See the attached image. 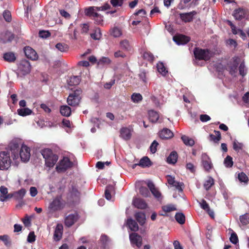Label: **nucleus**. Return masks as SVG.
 <instances>
[{
  "label": "nucleus",
  "instance_id": "nucleus-1",
  "mask_svg": "<svg viewBox=\"0 0 249 249\" xmlns=\"http://www.w3.org/2000/svg\"><path fill=\"white\" fill-rule=\"evenodd\" d=\"M110 5L108 3H106L101 6H92L89 7L85 11L87 15L95 18V20L97 23L100 24L103 21V17L98 14L97 12L102 11H104L110 8Z\"/></svg>",
  "mask_w": 249,
  "mask_h": 249
},
{
  "label": "nucleus",
  "instance_id": "nucleus-2",
  "mask_svg": "<svg viewBox=\"0 0 249 249\" xmlns=\"http://www.w3.org/2000/svg\"><path fill=\"white\" fill-rule=\"evenodd\" d=\"M41 154L45 159V165L49 168L53 167L58 159V156L53 154L50 149L42 150Z\"/></svg>",
  "mask_w": 249,
  "mask_h": 249
},
{
  "label": "nucleus",
  "instance_id": "nucleus-3",
  "mask_svg": "<svg viewBox=\"0 0 249 249\" xmlns=\"http://www.w3.org/2000/svg\"><path fill=\"white\" fill-rule=\"evenodd\" d=\"M30 63L27 60H21L18 65L17 72L18 77L23 78L28 74L31 70Z\"/></svg>",
  "mask_w": 249,
  "mask_h": 249
},
{
  "label": "nucleus",
  "instance_id": "nucleus-4",
  "mask_svg": "<svg viewBox=\"0 0 249 249\" xmlns=\"http://www.w3.org/2000/svg\"><path fill=\"white\" fill-rule=\"evenodd\" d=\"M65 204V201L62 199L61 196H56L50 203L48 208V213H52L62 209L64 207Z\"/></svg>",
  "mask_w": 249,
  "mask_h": 249
},
{
  "label": "nucleus",
  "instance_id": "nucleus-5",
  "mask_svg": "<svg viewBox=\"0 0 249 249\" xmlns=\"http://www.w3.org/2000/svg\"><path fill=\"white\" fill-rule=\"evenodd\" d=\"M11 160L10 153L8 151L0 152V169L1 170H8L11 165Z\"/></svg>",
  "mask_w": 249,
  "mask_h": 249
},
{
  "label": "nucleus",
  "instance_id": "nucleus-6",
  "mask_svg": "<svg viewBox=\"0 0 249 249\" xmlns=\"http://www.w3.org/2000/svg\"><path fill=\"white\" fill-rule=\"evenodd\" d=\"M82 93L81 89H77L74 91L70 94L67 98V102L69 105L72 107H75L78 105L81 99L80 95Z\"/></svg>",
  "mask_w": 249,
  "mask_h": 249
},
{
  "label": "nucleus",
  "instance_id": "nucleus-7",
  "mask_svg": "<svg viewBox=\"0 0 249 249\" xmlns=\"http://www.w3.org/2000/svg\"><path fill=\"white\" fill-rule=\"evenodd\" d=\"M194 55L196 60H208L212 56L211 52L207 49L196 48L194 51Z\"/></svg>",
  "mask_w": 249,
  "mask_h": 249
},
{
  "label": "nucleus",
  "instance_id": "nucleus-8",
  "mask_svg": "<svg viewBox=\"0 0 249 249\" xmlns=\"http://www.w3.org/2000/svg\"><path fill=\"white\" fill-rule=\"evenodd\" d=\"M232 16L235 20H244L248 18L249 12L245 8L239 7L234 10Z\"/></svg>",
  "mask_w": 249,
  "mask_h": 249
},
{
  "label": "nucleus",
  "instance_id": "nucleus-9",
  "mask_svg": "<svg viewBox=\"0 0 249 249\" xmlns=\"http://www.w3.org/2000/svg\"><path fill=\"white\" fill-rule=\"evenodd\" d=\"M72 165V163L67 157H64L60 160L58 164L56 167V170L58 172H63L67 169L70 168Z\"/></svg>",
  "mask_w": 249,
  "mask_h": 249
},
{
  "label": "nucleus",
  "instance_id": "nucleus-10",
  "mask_svg": "<svg viewBox=\"0 0 249 249\" xmlns=\"http://www.w3.org/2000/svg\"><path fill=\"white\" fill-rule=\"evenodd\" d=\"M21 160L23 162L28 161L30 158V149L26 145L22 144L19 152Z\"/></svg>",
  "mask_w": 249,
  "mask_h": 249
},
{
  "label": "nucleus",
  "instance_id": "nucleus-11",
  "mask_svg": "<svg viewBox=\"0 0 249 249\" xmlns=\"http://www.w3.org/2000/svg\"><path fill=\"white\" fill-rule=\"evenodd\" d=\"M133 131V129L132 126L123 127L120 129V136L124 140H129L131 137Z\"/></svg>",
  "mask_w": 249,
  "mask_h": 249
},
{
  "label": "nucleus",
  "instance_id": "nucleus-12",
  "mask_svg": "<svg viewBox=\"0 0 249 249\" xmlns=\"http://www.w3.org/2000/svg\"><path fill=\"white\" fill-rule=\"evenodd\" d=\"M129 239L132 246H136L138 248L141 247L142 244V238L136 233H132L129 235Z\"/></svg>",
  "mask_w": 249,
  "mask_h": 249
},
{
  "label": "nucleus",
  "instance_id": "nucleus-13",
  "mask_svg": "<svg viewBox=\"0 0 249 249\" xmlns=\"http://www.w3.org/2000/svg\"><path fill=\"white\" fill-rule=\"evenodd\" d=\"M168 184L172 187H174L179 192L182 191V187L183 183L175 180V178L170 176L167 175L166 176Z\"/></svg>",
  "mask_w": 249,
  "mask_h": 249
},
{
  "label": "nucleus",
  "instance_id": "nucleus-14",
  "mask_svg": "<svg viewBox=\"0 0 249 249\" xmlns=\"http://www.w3.org/2000/svg\"><path fill=\"white\" fill-rule=\"evenodd\" d=\"M201 162L203 168L206 171H209L213 167V164L209 156L204 153L201 156Z\"/></svg>",
  "mask_w": 249,
  "mask_h": 249
},
{
  "label": "nucleus",
  "instance_id": "nucleus-15",
  "mask_svg": "<svg viewBox=\"0 0 249 249\" xmlns=\"http://www.w3.org/2000/svg\"><path fill=\"white\" fill-rule=\"evenodd\" d=\"M12 198V193L8 194V189L4 186L0 187V201L4 202Z\"/></svg>",
  "mask_w": 249,
  "mask_h": 249
},
{
  "label": "nucleus",
  "instance_id": "nucleus-16",
  "mask_svg": "<svg viewBox=\"0 0 249 249\" xmlns=\"http://www.w3.org/2000/svg\"><path fill=\"white\" fill-rule=\"evenodd\" d=\"M173 40L178 45H185L190 41V38L182 35H179L173 37Z\"/></svg>",
  "mask_w": 249,
  "mask_h": 249
},
{
  "label": "nucleus",
  "instance_id": "nucleus-17",
  "mask_svg": "<svg viewBox=\"0 0 249 249\" xmlns=\"http://www.w3.org/2000/svg\"><path fill=\"white\" fill-rule=\"evenodd\" d=\"M24 52L27 58L33 60H36L37 58V54L36 52L30 47H25L24 48Z\"/></svg>",
  "mask_w": 249,
  "mask_h": 249
},
{
  "label": "nucleus",
  "instance_id": "nucleus-18",
  "mask_svg": "<svg viewBox=\"0 0 249 249\" xmlns=\"http://www.w3.org/2000/svg\"><path fill=\"white\" fill-rule=\"evenodd\" d=\"M196 14L195 11L192 12L180 14V18L185 22H190L193 19L194 16Z\"/></svg>",
  "mask_w": 249,
  "mask_h": 249
},
{
  "label": "nucleus",
  "instance_id": "nucleus-19",
  "mask_svg": "<svg viewBox=\"0 0 249 249\" xmlns=\"http://www.w3.org/2000/svg\"><path fill=\"white\" fill-rule=\"evenodd\" d=\"M160 95V91L159 89H155L154 92V95H153L151 97V100L154 104H155V106L157 107H160L161 105L163 104V102H160L157 97L156 96Z\"/></svg>",
  "mask_w": 249,
  "mask_h": 249
},
{
  "label": "nucleus",
  "instance_id": "nucleus-20",
  "mask_svg": "<svg viewBox=\"0 0 249 249\" xmlns=\"http://www.w3.org/2000/svg\"><path fill=\"white\" fill-rule=\"evenodd\" d=\"M133 205L138 209H145L147 204L142 199L139 198H134L133 200Z\"/></svg>",
  "mask_w": 249,
  "mask_h": 249
},
{
  "label": "nucleus",
  "instance_id": "nucleus-21",
  "mask_svg": "<svg viewBox=\"0 0 249 249\" xmlns=\"http://www.w3.org/2000/svg\"><path fill=\"white\" fill-rule=\"evenodd\" d=\"M159 136L161 139H168L173 136V133L169 129L164 128L159 133Z\"/></svg>",
  "mask_w": 249,
  "mask_h": 249
},
{
  "label": "nucleus",
  "instance_id": "nucleus-22",
  "mask_svg": "<svg viewBox=\"0 0 249 249\" xmlns=\"http://www.w3.org/2000/svg\"><path fill=\"white\" fill-rule=\"evenodd\" d=\"M147 186L149 188L152 194L155 197L158 199L161 197L160 193L157 189V188H155V185L153 182L149 181L147 183Z\"/></svg>",
  "mask_w": 249,
  "mask_h": 249
},
{
  "label": "nucleus",
  "instance_id": "nucleus-23",
  "mask_svg": "<svg viewBox=\"0 0 249 249\" xmlns=\"http://www.w3.org/2000/svg\"><path fill=\"white\" fill-rule=\"evenodd\" d=\"M77 216L76 214H69L68 216H67L66 217L65 219V225L68 227H70L71 226L74 222L77 220Z\"/></svg>",
  "mask_w": 249,
  "mask_h": 249
},
{
  "label": "nucleus",
  "instance_id": "nucleus-24",
  "mask_svg": "<svg viewBox=\"0 0 249 249\" xmlns=\"http://www.w3.org/2000/svg\"><path fill=\"white\" fill-rule=\"evenodd\" d=\"M26 191L24 189H21L18 191L12 193V197L17 200H20L23 199L26 194Z\"/></svg>",
  "mask_w": 249,
  "mask_h": 249
},
{
  "label": "nucleus",
  "instance_id": "nucleus-25",
  "mask_svg": "<svg viewBox=\"0 0 249 249\" xmlns=\"http://www.w3.org/2000/svg\"><path fill=\"white\" fill-rule=\"evenodd\" d=\"M63 226L61 224H58L54 231V239L56 241L59 240L62 235Z\"/></svg>",
  "mask_w": 249,
  "mask_h": 249
},
{
  "label": "nucleus",
  "instance_id": "nucleus-26",
  "mask_svg": "<svg viewBox=\"0 0 249 249\" xmlns=\"http://www.w3.org/2000/svg\"><path fill=\"white\" fill-rule=\"evenodd\" d=\"M149 120L152 123H156L159 119L158 112L155 110H149L148 112Z\"/></svg>",
  "mask_w": 249,
  "mask_h": 249
},
{
  "label": "nucleus",
  "instance_id": "nucleus-27",
  "mask_svg": "<svg viewBox=\"0 0 249 249\" xmlns=\"http://www.w3.org/2000/svg\"><path fill=\"white\" fill-rule=\"evenodd\" d=\"M68 84L70 86L78 85L81 81L80 77L79 76H71L68 79Z\"/></svg>",
  "mask_w": 249,
  "mask_h": 249
},
{
  "label": "nucleus",
  "instance_id": "nucleus-28",
  "mask_svg": "<svg viewBox=\"0 0 249 249\" xmlns=\"http://www.w3.org/2000/svg\"><path fill=\"white\" fill-rule=\"evenodd\" d=\"M135 217L140 225H142L144 224L146 218L144 213L142 212L136 213Z\"/></svg>",
  "mask_w": 249,
  "mask_h": 249
},
{
  "label": "nucleus",
  "instance_id": "nucleus-29",
  "mask_svg": "<svg viewBox=\"0 0 249 249\" xmlns=\"http://www.w3.org/2000/svg\"><path fill=\"white\" fill-rule=\"evenodd\" d=\"M127 224L129 228L132 231H137L139 229L137 222L131 218L127 219Z\"/></svg>",
  "mask_w": 249,
  "mask_h": 249
},
{
  "label": "nucleus",
  "instance_id": "nucleus-30",
  "mask_svg": "<svg viewBox=\"0 0 249 249\" xmlns=\"http://www.w3.org/2000/svg\"><path fill=\"white\" fill-rule=\"evenodd\" d=\"M3 57L4 60L9 62H14L16 58L14 53L12 52H8L4 53Z\"/></svg>",
  "mask_w": 249,
  "mask_h": 249
},
{
  "label": "nucleus",
  "instance_id": "nucleus-31",
  "mask_svg": "<svg viewBox=\"0 0 249 249\" xmlns=\"http://www.w3.org/2000/svg\"><path fill=\"white\" fill-rule=\"evenodd\" d=\"M139 77L143 83H146L148 80V73L144 70H141L139 74Z\"/></svg>",
  "mask_w": 249,
  "mask_h": 249
},
{
  "label": "nucleus",
  "instance_id": "nucleus-32",
  "mask_svg": "<svg viewBox=\"0 0 249 249\" xmlns=\"http://www.w3.org/2000/svg\"><path fill=\"white\" fill-rule=\"evenodd\" d=\"M178 159V154L176 152H172L168 156L167 161L169 163L175 164Z\"/></svg>",
  "mask_w": 249,
  "mask_h": 249
},
{
  "label": "nucleus",
  "instance_id": "nucleus-33",
  "mask_svg": "<svg viewBox=\"0 0 249 249\" xmlns=\"http://www.w3.org/2000/svg\"><path fill=\"white\" fill-rule=\"evenodd\" d=\"M120 47L122 49L127 51L131 49V45L127 39L123 40L120 42Z\"/></svg>",
  "mask_w": 249,
  "mask_h": 249
},
{
  "label": "nucleus",
  "instance_id": "nucleus-34",
  "mask_svg": "<svg viewBox=\"0 0 249 249\" xmlns=\"http://www.w3.org/2000/svg\"><path fill=\"white\" fill-rule=\"evenodd\" d=\"M114 191L113 186L112 185L107 186L105 190V197L108 200H111V194Z\"/></svg>",
  "mask_w": 249,
  "mask_h": 249
},
{
  "label": "nucleus",
  "instance_id": "nucleus-35",
  "mask_svg": "<svg viewBox=\"0 0 249 249\" xmlns=\"http://www.w3.org/2000/svg\"><path fill=\"white\" fill-rule=\"evenodd\" d=\"M157 68L158 71L162 75L164 76L168 72L166 68L164 66L163 63L159 62L157 64Z\"/></svg>",
  "mask_w": 249,
  "mask_h": 249
},
{
  "label": "nucleus",
  "instance_id": "nucleus-36",
  "mask_svg": "<svg viewBox=\"0 0 249 249\" xmlns=\"http://www.w3.org/2000/svg\"><path fill=\"white\" fill-rule=\"evenodd\" d=\"M181 140L186 145L193 146L195 144V142L193 139L185 135H183L181 137Z\"/></svg>",
  "mask_w": 249,
  "mask_h": 249
},
{
  "label": "nucleus",
  "instance_id": "nucleus-37",
  "mask_svg": "<svg viewBox=\"0 0 249 249\" xmlns=\"http://www.w3.org/2000/svg\"><path fill=\"white\" fill-rule=\"evenodd\" d=\"M175 219L178 223L183 224L185 221V216L182 213H178L175 215Z\"/></svg>",
  "mask_w": 249,
  "mask_h": 249
},
{
  "label": "nucleus",
  "instance_id": "nucleus-38",
  "mask_svg": "<svg viewBox=\"0 0 249 249\" xmlns=\"http://www.w3.org/2000/svg\"><path fill=\"white\" fill-rule=\"evenodd\" d=\"M90 36L94 40H99L102 36L100 29L98 28H96L94 32L90 34Z\"/></svg>",
  "mask_w": 249,
  "mask_h": 249
},
{
  "label": "nucleus",
  "instance_id": "nucleus-39",
  "mask_svg": "<svg viewBox=\"0 0 249 249\" xmlns=\"http://www.w3.org/2000/svg\"><path fill=\"white\" fill-rule=\"evenodd\" d=\"M139 165L142 167H147L150 165V161L148 158L144 157L141 159Z\"/></svg>",
  "mask_w": 249,
  "mask_h": 249
},
{
  "label": "nucleus",
  "instance_id": "nucleus-40",
  "mask_svg": "<svg viewBox=\"0 0 249 249\" xmlns=\"http://www.w3.org/2000/svg\"><path fill=\"white\" fill-rule=\"evenodd\" d=\"M142 99V95L139 93H134L131 95L132 101L135 103L141 102Z\"/></svg>",
  "mask_w": 249,
  "mask_h": 249
},
{
  "label": "nucleus",
  "instance_id": "nucleus-41",
  "mask_svg": "<svg viewBox=\"0 0 249 249\" xmlns=\"http://www.w3.org/2000/svg\"><path fill=\"white\" fill-rule=\"evenodd\" d=\"M214 184V180L211 177H209L204 183V187L208 190Z\"/></svg>",
  "mask_w": 249,
  "mask_h": 249
},
{
  "label": "nucleus",
  "instance_id": "nucleus-42",
  "mask_svg": "<svg viewBox=\"0 0 249 249\" xmlns=\"http://www.w3.org/2000/svg\"><path fill=\"white\" fill-rule=\"evenodd\" d=\"M244 147L243 143L238 142L236 140H234L233 142V148L236 151L239 152L243 149Z\"/></svg>",
  "mask_w": 249,
  "mask_h": 249
},
{
  "label": "nucleus",
  "instance_id": "nucleus-43",
  "mask_svg": "<svg viewBox=\"0 0 249 249\" xmlns=\"http://www.w3.org/2000/svg\"><path fill=\"white\" fill-rule=\"evenodd\" d=\"M19 146V141L17 140H13L10 143L9 147L13 152L18 149Z\"/></svg>",
  "mask_w": 249,
  "mask_h": 249
},
{
  "label": "nucleus",
  "instance_id": "nucleus-44",
  "mask_svg": "<svg viewBox=\"0 0 249 249\" xmlns=\"http://www.w3.org/2000/svg\"><path fill=\"white\" fill-rule=\"evenodd\" d=\"M162 210L166 213H169L176 210V207L174 205L168 204L163 206Z\"/></svg>",
  "mask_w": 249,
  "mask_h": 249
},
{
  "label": "nucleus",
  "instance_id": "nucleus-45",
  "mask_svg": "<svg viewBox=\"0 0 249 249\" xmlns=\"http://www.w3.org/2000/svg\"><path fill=\"white\" fill-rule=\"evenodd\" d=\"M55 47L58 51H60L61 52H66L68 49V47L67 45L61 43H58L56 44Z\"/></svg>",
  "mask_w": 249,
  "mask_h": 249
},
{
  "label": "nucleus",
  "instance_id": "nucleus-46",
  "mask_svg": "<svg viewBox=\"0 0 249 249\" xmlns=\"http://www.w3.org/2000/svg\"><path fill=\"white\" fill-rule=\"evenodd\" d=\"M224 164L226 167L229 168L232 167L233 165L232 158L230 156H227V157L224 160Z\"/></svg>",
  "mask_w": 249,
  "mask_h": 249
},
{
  "label": "nucleus",
  "instance_id": "nucleus-47",
  "mask_svg": "<svg viewBox=\"0 0 249 249\" xmlns=\"http://www.w3.org/2000/svg\"><path fill=\"white\" fill-rule=\"evenodd\" d=\"M142 56L144 59L150 62H152L154 59V55L149 52H144Z\"/></svg>",
  "mask_w": 249,
  "mask_h": 249
},
{
  "label": "nucleus",
  "instance_id": "nucleus-48",
  "mask_svg": "<svg viewBox=\"0 0 249 249\" xmlns=\"http://www.w3.org/2000/svg\"><path fill=\"white\" fill-rule=\"evenodd\" d=\"M240 220L243 225H247L249 223V213H245L240 217Z\"/></svg>",
  "mask_w": 249,
  "mask_h": 249
},
{
  "label": "nucleus",
  "instance_id": "nucleus-49",
  "mask_svg": "<svg viewBox=\"0 0 249 249\" xmlns=\"http://www.w3.org/2000/svg\"><path fill=\"white\" fill-rule=\"evenodd\" d=\"M18 114L19 116L25 117L32 113V110H17Z\"/></svg>",
  "mask_w": 249,
  "mask_h": 249
},
{
  "label": "nucleus",
  "instance_id": "nucleus-50",
  "mask_svg": "<svg viewBox=\"0 0 249 249\" xmlns=\"http://www.w3.org/2000/svg\"><path fill=\"white\" fill-rule=\"evenodd\" d=\"M111 62L110 59L107 57H102L98 61V65L109 64Z\"/></svg>",
  "mask_w": 249,
  "mask_h": 249
},
{
  "label": "nucleus",
  "instance_id": "nucleus-51",
  "mask_svg": "<svg viewBox=\"0 0 249 249\" xmlns=\"http://www.w3.org/2000/svg\"><path fill=\"white\" fill-rule=\"evenodd\" d=\"M71 195L74 200L76 201L79 197V193L76 188H73L71 192Z\"/></svg>",
  "mask_w": 249,
  "mask_h": 249
},
{
  "label": "nucleus",
  "instance_id": "nucleus-52",
  "mask_svg": "<svg viewBox=\"0 0 249 249\" xmlns=\"http://www.w3.org/2000/svg\"><path fill=\"white\" fill-rule=\"evenodd\" d=\"M228 22L229 25L230 26V27L231 28L232 33L234 35L238 34L239 33V30H241L239 29H237L236 28V27L231 21L229 20Z\"/></svg>",
  "mask_w": 249,
  "mask_h": 249
},
{
  "label": "nucleus",
  "instance_id": "nucleus-53",
  "mask_svg": "<svg viewBox=\"0 0 249 249\" xmlns=\"http://www.w3.org/2000/svg\"><path fill=\"white\" fill-rule=\"evenodd\" d=\"M238 178L239 180L241 182H247L248 181V177L245 173L243 172L240 173L238 174Z\"/></svg>",
  "mask_w": 249,
  "mask_h": 249
},
{
  "label": "nucleus",
  "instance_id": "nucleus-54",
  "mask_svg": "<svg viewBox=\"0 0 249 249\" xmlns=\"http://www.w3.org/2000/svg\"><path fill=\"white\" fill-rule=\"evenodd\" d=\"M227 45L233 48H235L237 45L236 41L233 39H229L226 41Z\"/></svg>",
  "mask_w": 249,
  "mask_h": 249
},
{
  "label": "nucleus",
  "instance_id": "nucleus-55",
  "mask_svg": "<svg viewBox=\"0 0 249 249\" xmlns=\"http://www.w3.org/2000/svg\"><path fill=\"white\" fill-rule=\"evenodd\" d=\"M140 193L144 197H147L149 195L148 190L144 187H142L140 189Z\"/></svg>",
  "mask_w": 249,
  "mask_h": 249
},
{
  "label": "nucleus",
  "instance_id": "nucleus-56",
  "mask_svg": "<svg viewBox=\"0 0 249 249\" xmlns=\"http://www.w3.org/2000/svg\"><path fill=\"white\" fill-rule=\"evenodd\" d=\"M100 241L102 244L103 247L105 248L107 245L109 240L108 237L106 235H103L101 236Z\"/></svg>",
  "mask_w": 249,
  "mask_h": 249
},
{
  "label": "nucleus",
  "instance_id": "nucleus-57",
  "mask_svg": "<svg viewBox=\"0 0 249 249\" xmlns=\"http://www.w3.org/2000/svg\"><path fill=\"white\" fill-rule=\"evenodd\" d=\"M3 16L6 21L10 22L11 20V15L9 11H5L3 13Z\"/></svg>",
  "mask_w": 249,
  "mask_h": 249
},
{
  "label": "nucleus",
  "instance_id": "nucleus-58",
  "mask_svg": "<svg viewBox=\"0 0 249 249\" xmlns=\"http://www.w3.org/2000/svg\"><path fill=\"white\" fill-rule=\"evenodd\" d=\"M111 35L115 37H119L121 35V32L119 28H114L112 30Z\"/></svg>",
  "mask_w": 249,
  "mask_h": 249
},
{
  "label": "nucleus",
  "instance_id": "nucleus-59",
  "mask_svg": "<svg viewBox=\"0 0 249 249\" xmlns=\"http://www.w3.org/2000/svg\"><path fill=\"white\" fill-rule=\"evenodd\" d=\"M5 36L6 37V39H4L3 40L4 43H6L8 42L11 41L13 38H14V36L10 32H8L5 34Z\"/></svg>",
  "mask_w": 249,
  "mask_h": 249
},
{
  "label": "nucleus",
  "instance_id": "nucleus-60",
  "mask_svg": "<svg viewBox=\"0 0 249 249\" xmlns=\"http://www.w3.org/2000/svg\"><path fill=\"white\" fill-rule=\"evenodd\" d=\"M39 36L41 38H46L50 36V33L48 31H40Z\"/></svg>",
  "mask_w": 249,
  "mask_h": 249
},
{
  "label": "nucleus",
  "instance_id": "nucleus-61",
  "mask_svg": "<svg viewBox=\"0 0 249 249\" xmlns=\"http://www.w3.org/2000/svg\"><path fill=\"white\" fill-rule=\"evenodd\" d=\"M123 1V0H110V3L114 7L121 6Z\"/></svg>",
  "mask_w": 249,
  "mask_h": 249
},
{
  "label": "nucleus",
  "instance_id": "nucleus-62",
  "mask_svg": "<svg viewBox=\"0 0 249 249\" xmlns=\"http://www.w3.org/2000/svg\"><path fill=\"white\" fill-rule=\"evenodd\" d=\"M158 145V143L154 141L150 145V149L151 153L153 154L155 153L157 151V147Z\"/></svg>",
  "mask_w": 249,
  "mask_h": 249
},
{
  "label": "nucleus",
  "instance_id": "nucleus-63",
  "mask_svg": "<svg viewBox=\"0 0 249 249\" xmlns=\"http://www.w3.org/2000/svg\"><path fill=\"white\" fill-rule=\"evenodd\" d=\"M199 204H200L201 208H202L203 209H204L205 211H207V210H208L210 208L209 205L206 202V201L204 199H202L201 200V201L200 202H199Z\"/></svg>",
  "mask_w": 249,
  "mask_h": 249
},
{
  "label": "nucleus",
  "instance_id": "nucleus-64",
  "mask_svg": "<svg viewBox=\"0 0 249 249\" xmlns=\"http://www.w3.org/2000/svg\"><path fill=\"white\" fill-rule=\"evenodd\" d=\"M243 101L249 107V92L245 93L242 97Z\"/></svg>",
  "mask_w": 249,
  "mask_h": 249
}]
</instances>
